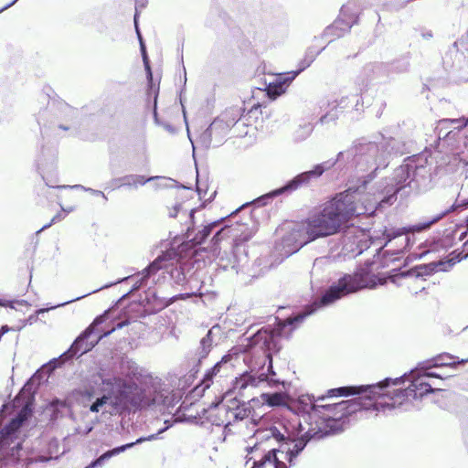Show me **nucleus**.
I'll list each match as a JSON object with an SVG mask.
<instances>
[{
  "mask_svg": "<svg viewBox=\"0 0 468 468\" xmlns=\"http://www.w3.org/2000/svg\"><path fill=\"white\" fill-rule=\"evenodd\" d=\"M92 383L101 396L90 406L91 412H99L106 404H110L120 411L145 409V400L142 397V386L138 384L129 383L103 370L93 376Z\"/></svg>",
  "mask_w": 468,
  "mask_h": 468,
  "instance_id": "7ed1b4c3",
  "label": "nucleus"
},
{
  "mask_svg": "<svg viewBox=\"0 0 468 468\" xmlns=\"http://www.w3.org/2000/svg\"><path fill=\"white\" fill-rule=\"evenodd\" d=\"M23 420L13 418L0 431V468H18L22 441L19 438Z\"/></svg>",
  "mask_w": 468,
  "mask_h": 468,
  "instance_id": "0eeeda50",
  "label": "nucleus"
},
{
  "mask_svg": "<svg viewBox=\"0 0 468 468\" xmlns=\"http://www.w3.org/2000/svg\"><path fill=\"white\" fill-rule=\"evenodd\" d=\"M13 330V328L9 327L7 324L2 325L0 327V332L4 335L8 333L9 331Z\"/></svg>",
  "mask_w": 468,
  "mask_h": 468,
  "instance_id": "8fccbe9b",
  "label": "nucleus"
},
{
  "mask_svg": "<svg viewBox=\"0 0 468 468\" xmlns=\"http://www.w3.org/2000/svg\"><path fill=\"white\" fill-rule=\"evenodd\" d=\"M289 79L290 77L280 76L276 82L270 83L266 88L268 97L273 100L284 93L286 87L292 80Z\"/></svg>",
  "mask_w": 468,
  "mask_h": 468,
  "instance_id": "4be33fe9",
  "label": "nucleus"
},
{
  "mask_svg": "<svg viewBox=\"0 0 468 468\" xmlns=\"http://www.w3.org/2000/svg\"><path fill=\"white\" fill-rule=\"evenodd\" d=\"M93 430V427L92 426H89L86 428L85 430V434H89L91 431Z\"/></svg>",
  "mask_w": 468,
  "mask_h": 468,
  "instance_id": "680f3d73",
  "label": "nucleus"
},
{
  "mask_svg": "<svg viewBox=\"0 0 468 468\" xmlns=\"http://www.w3.org/2000/svg\"><path fill=\"white\" fill-rule=\"evenodd\" d=\"M215 227V223H211V224H208L207 225V230H206V233H207V237L209 235L211 229Z\"/></svg>",
  "mask_w": 468,
  "mask_h": 468,
  "instance_id": "5fc2aeb1",
  "label": "nucleus"
},
{
  "mask_svg": "<svg viewBox=\"0 0 468 468\" xmlns=\"http://www.w3.org/2000/svg\"><path fill=\"white\" fill-rule=\"evenodd\" d=\"M143 61H144V69L146 71V78H147V82H148V95H151V93L152 92L154 93V91L157 90V89H154L153 72H152V69L150 67L149 59L145 58V59H143Z\"/></svg>",
  "mask_w": 468,
  "mask_h": 468,
  "instance_id": "72a5a7b5",
  "label": "nucleus"
},
{
  "mask_svg": "<svg viewBox=\"0 0 468 468\" xmlns=\"http://www.w3.org/2000/svg\"><path fill=\"white\" fill-rule=\"evenodd\" d=\"M323 173H324L323 166L316 165L314 170L298 175L289 184H287L284 187H282L280 190V193H283L288 190H295L303 184L307 183L311 176H320Z\"/></svg>",
  "mask_w": 468,
  "mask_h": 468,
  "instance_id": "aec40b11",
  "label": "nucleus"
},
{
  "mask_svg": "<svg viewBox=\"0 0 468 468\" xmlns=\"http://www.w3.org/2000/svg\"><path fill=\"white\" fill-rule=\"evenodd\" d=\"M249 385L254 386L255 378L248 373L242 374V375H240V377L236 378V379L234 380L233 390L240 393Z\"/></svg>",
  "mask_w": 468,
  "mask_h": 468,
  "instance_id": "c756f323",
  "label": "nucleus"
},
{
  "mask_svg": "<svg viewBox=\"0 0 468 468\" xmlns=\"http://www.w3.org/2000/svg\"><path fill=\"white\" fill-rule=\"evenodd\" d=\"M227 361H224L223 359L217 363L214 367L211 369L210 372L207 373V380L211 378L213 376H217V374L219 372L220 368L222 367L223 364H226Z\"/></svg>",
  "mask_w": 468,
  "mask_h": 468,
  "instance_id": "37998d69",
  "label": "nucleus"
},
{
  "mask_svg": "<svg viewBox=\"0 0 468 468\" xmlns=\"http://www.w3.org/2000/svg\"><path fill=\"white\" fill-rule=\"evenodd\" d=\"M112 185L115 186V187H118V186H120V184L122 183V181H114V179L112 181Z\"/></svg>",
  "mask_w": 468,
  "mask_h": 468,
  "instance_id": "e2e57ef3",
  "label": "nucleus"
},
{
  "mask_svg": "<svg viewBox=\"0 0 468 468\" xmlns=\"http://www.w3.org/2000/svg\"><path fill=\"white\" fill-rule=\"evenodd\" d=\"M108 313H109V311H105V313L103 314L97 316L93 320V322L89 325V326H93L94 335H96V331H97L96 327L102 324L105 322Z\"/></svg>",
  "mask_w": 468,
  "mask_h": 468,
  "instance_id": "79ce46f5",
  "label": "nucleus"
},
{
  "mask_svg": "<svg viewBox=\"0 0 468 468\" xmlns=\"http://www.w3.org/2000/svg\"><path fill=\"white\" fill-rule=\"evenodd\" d=\"M129 320L117 322L112 329L94 335L93 326H88L72 343L67 354L70 356H80L90 352L104 337L110 335L112 332L128 325Z\"/></svg>",
  "mask_w": 468,
  "mask_h": 468,
  "instance_id": "6e6552de",
  "label": "nucleus"
},
{
  "mask_svg": "<svg viewBox=\"0 0 468 468\" xmlns=\"http://www.w3.org/2000/svg\"><path fill=\"white\" fill-rule=\"evenodd\" d=\"M138 17H139V14H138V11L137 9L135 10V14L133 16V23H134V27H137V26H139V23H138Z\"/></svg>",
  "mask_w": 468,
  "mask_h": 468,
  "instance_id": "864d4df0",
  "label": "nucleus"
},
{
  "mask_svg": "<svg viewBox=\"0 0 468 468\" xmlns=\"http://www.w3.org/2000/svg\"><path fill=\"white\" fill-rule=\"evenodd\" d=\"M58 110V118L65 121L66 122H69L70 124L58 123L57 122H52L48 127L46 125L44 127H40V132L42 136L49 135V131H54L55 129L62 130V131H69L75 127L78 123V118L80 117V112L79 109L74 108L69 105L66 102H58L57 104Z\"/></svg>",
  "mask_w": 468,
  "mask_h": 468,
  "instance_id": "f8f14e48",
  "label": "nucleus"
},
{
  "mask_svg": "<svg viewBox=\"0 0 468 468\" xmlns=\"http://www.w3.org/2000/svg\"><path fill=\"white\" fill-rule=\"evenodd\" d=\"M168 427L169 426H165V428L160 429L154 434H151V435L146 436V437L142 436V437H139L134 441H132V442H129V443H126V444H122V445L114 447V448H112L111 450H108L105 452H103L100 457L96 458V460L102 466L103 463L106 461L110 460L112 457L116 456V455H118V454H120L122 452H124L126 450H129V449L133 448V446H135L137 444H141V443H143L144 441H150L157 439L158 435L163 433L164 431H165L168 429Z\"/></svg>",
  "mask_w": 468,
  "mask_h": 468,
  "instance_id": "dca6fc26",
  "label": "nucleus"
},
{
  "mask_svg": "<svg viewBox=\"0 0 468 468\" xmlns=\"http://www.w3.org/2000/svg\"><path fill=\"white\" fill-rule=\"evenodd\" d=\"M203 357V355L199 356L197 365L191 368L187 375L179 378L171 377L170 383L174 386L172 390L159 382H154L151 387L144 388L142 386V397L145 400V409L157 406H163L166 409L174 408L196 379Z\"/></svg>",
  "mask_w": 468,
  "mask_h": 468,
  "instance_id": "39448f33",
  "label": "nucleus"
},
{
  "mask_svg": "<svg viewBox=\"0 0 468 468\" xmlns=\"http://www.w3.org/2000/svg\"><path fill=\"white\" fill-rule=\"evenodd\" d=\"M118 374L115 377H120L129 383H136L142 381L148 377V373L143 367H139L135 361L129 356L123 355L119 358ZM113 376L112 374H110Z\"/></svg>",
  "mask_w": 468,
  "mask_h": 468,
  "instance_id": "ddd939ff",
  "label": "nucleus"
},
{
  "mask_svg": "<svg viewBox=\"0 0 468 468\" xmlns=\"http://www.w3.org/2000/svg\"><path fill=\"white\" fill-rule=\"evenodd\" d=\"M421 376H427V380L428 381H431V378H440V379H442V378L439 375V374H436L435 372H431V371H424L422 374H420Z\"/></svg>",
  "mask_w": 468,
  "mask_h": 468,
  "instance_id": "a18cd8bd",
  "label": "nucleus"
},
{
  "mask_svg": "<svg viewBox=\"0 0 468 468\" xmlns=\"http://www.w3.org/2000/svg\"><path fill=\"white\" fill-rule=\"evenodd\" d=\"M134 28H135V32H136V35H137L138 41L141 42V40H144V38H143V36L141 34L139 26H137V27H134Z\"/></svg>",
  "mask_w": 468,
  "mask_h": 468,
  "instance_id": "603ef678",
  "label": "nucleus"
},
{
  "mask_svg": "<svg viewBox=\"0 0 468 468\" xmlns=\"http://www.w3.org/2000/svg\"><path fill=\"white\" fill-rule=\"evenodd\" d=\"M272 435L278 441H283L285 439L284 436L277 429L272 431Z\"/></svg>",
  "mask_w": 468,
  "mask_h": 468,
  "instance_id": "09e8293b",
  "label": "nucleus"
},
{
  "mask_svg": "<svg viewBox=\"0 0 468 468\" xmlns=\"http://www.w3.org/2000/svg\"><path fill=\"white\" fill-rule=\"evenodd\" d=\"M389 379H386L377 385H368V396L357 398L353 404L359 406L361 410H374L378 411L385 408L393 409L397 404H401L407 397L414 399L422 398L424 395L441 390V388L433 387L434 383L427 380V376L417 375L412 378L409 387L406 388L388 389Z\"/></svg>",
  "mask_w": 468,
  "mask_h": 468,
  "instance_id": "20e7f679",
  "label": "nucleus"
},
{
  "mask_svg": "<svg viewBox=\"0 0 468 468\" xmlns=\"http://www.w3.org/2000/svg\"><path fill=\"white\" fill-rule=\"evenodd\" d=\"M446 122H451L452 124L455 125L456 129H463L465 128L468 125V119L466 118H459V119H448Z\"/></svg>",
  "mask_w": 468,
  "mask_h": 468,
  "instance_id": "a19ab883",
  "label": "nucleus"
},
{
  "mask_svg": "<svg viewBox=\"0 0 468 468\" xmlns=\"http://www.w3.org/2000/svg\"><path fill=\"white\" fill-rule=\"evenodd\" d=\"M168 427L169 426H165V428L160 429L154 434H151V435L146 436V437L142 436V437H139L134 441H132V442H129V443H126V444H122V445L114 447V448H112L111 450H108L105 452H103L100 457L96 458V460L102 466L103 463L106 461L110 460L112 457L116 456V455H118V454H120L122 452H124L126 450H129V449L133 448V446H135L137 444H141V443H143L144 441H150L157 439L158 435L163 433L164 431H165L168 429Z\"/></svg>",
  "mask_w": 468,
  "mask_h": 468,
  "instance_id": "2eb2a0df",
  "label": "nucleus"
},
{
  "mask_svg": "<svg viewBox=\"0 0 468 468\" xmlns=\"http://www.w3.org/2000/svg\"><path fill=\"white\" fill-rule=\"evenodd\" d=\"M143 61H144V69L146 71V78H147V82H148V95H151V93L152 92L154 93V91L157 90V89H154L153 72H152V69L150 67L149 59L145 58V59H143Z\"/></svg>",
  "mask_w": 468,
  "mask_h": 468,
  "instance_id": "f704fd0d",
  "label": "nucleus"
},
{
  "mask_svg": "<svg viewBox=\"0 0 468 468\" xmlns=\"http://www.w3.org/2000/svg\"><path fill=\"white\" fill-rule=\"evenodd\" d=\"M207 420L216 426H228L230 424L231 410L225 403L210 406L207 410Z\"/></svg>",
  "mask_w": 468,
  "mask_h": 468,
  "instance_id": "f3484780",
  "label": "nucleus"
},
{
  "mask_svg": "<svg viewBox=\"0 0 468 468\" xmlns=\"http://www.w3.org/2000/svg\"><path fill=\"white\" fill-rule=\"evenodd\" d=\"M130 278H132V276H127V277H124V278L118 279L115 282L106 283V284L101 286L98 289H95V290H93V291H91L90 292H87V293H85L83 295H80V296H78L76 298H73L71 300H68L66 302L58 303V304H56L54 306H50V307H48V308H40V309L37 310L34 314L29 315V317L27 319V324H32L33 323L37 322V315L40 314H44L45 312H48L49 310H53V309H56V308H58V307L65 306V305H67V304H69L70 303L79 301V300H80V299H82V298H84V297H86V296H88L90 294L95 293V292H100V291H101L103 289L110 288V287H112V286H113L115 284H118V283H121V282H122L124 281H127Z\"/></svg>",
  "mask_w": 468,
  "mask_h": 468,
  "instance_id": "a211bd4d",
  "label": "nucleus"
},
{
  "mask_svg": "<svg viewBox=\"0 0 468 468\" xmlns=\"http://www.w3.org/2000/svg\"><path fill=\"white\" fill-rule=\"evenodd\" d=\"M89 464L91 468H98L101 466L96 459L92 460Z\"/></svg>",
  "mask_w": 468,
  "mask_h": 468,
  "instance_id": "3c124183",
  "label": "nucleus"
},
{
  "mask_svg": "<svg viewBox=\"0 0 468 468\" xmlns=\"http://www.w3.org/2000/svg\"><path fill=\"white\" fill-rule=\"evenodd\" d=\"M444 215H445V213H442L441 215L432 218L431 221H429L427 223H424V224H421V225H416V226L413 227L412 229L413 230H417V231H420V230L429 229L432 224H434L437 221H439Z\"/></svg>",
  "mask_w": 468,
  "mask_h": 468,
  "instance_id": "4c0bfd02",
  "label": "nucleus"
},
{
  "mask_svg": "<svg viewBox=\"0 0 468 468\" xmlns=\"http://www.w3.org/2000/svg\"><path fill=\"white\" fill-rule=\"evenodd\" d=\"M405 232L403 230H399L393 237H396V236H400L402 234H404Z\"/></svg>",
  "mask_w": 468,
  "mask_h": 468,
  "instance_id": "0e129e2a",
  "label": "nucleus"
},
{
  "mask_svg": "<svg viewBox=\"0 0 468 468\" xmlns=\"http://www.w3.org/2000/svg\"><path fill=\"white\" fill-rule=\"evenodd\" d=\"M368 385L359 387H342L337 388H331L327 391L326 395L315 398L314 395H304L300 397L299 401L305 406V410L308 413L321 414L323 419L329 420L335 419V411L346 404L345 401L340 403H324L327 398L333 397H347L355 394L366 395L362 398L368 396Z\"/></svg>",
  "mask_w": 468,
  "mask_h": 468,
  "instance_id": "423d86ee",
  "label": "nucleus"
},
{
  "mask_svg": "<svg viewBox=\"0 0 468 468\" xmlns=\"http://www.w3.org/2000/svg\"><path fill=\"white\" fill-rule=\"evenodd\" d=\"M187 133H188L189 140H190V141H191V143H192V146H193V157L195 158L196 145H195V144H194V143H193V141H192V138H191V136H190V133H189V131H188Z\"/></svg>",
  "mask_w": 468,
  "mask_h": 468,
  "instance_id": "13d9d810",
  "label": "nucleus"
},
{
  "mask_svg": "<svg viewBox=\"0 0 468 468\" xmlns=\"http://www.w3.org/2000/svg\"><path fill=\"white\" fill-rule=\"evenodd\" d=\"M154 180H162L164 184H160V186L163 187H176L177 186V182L171 178L162 177V176H149L145 177L142 175H128L122 177L114 178V181H122L118 187L128 186L137 188L139 186H144L146 183L154 181Z\"/></svg>",
  "mask_w": 468,
  "mask_h": 468,
  "instance_id": "4468645a",
  "label": "nucleus"
},
{
  "mask_svg": "<svg viewBox=\"0 0 468 468\" xmlns=\"http://www.w3.org/2000/svg\"><path fill=\"white\" fill-rule=\"evenodd\" d=\"M463 247L466 250L465 255L463 256L462 253H458L446 261H440L438 263V265L441 267L440 270L447 271L449 268L452 267L454 264L466 258L468 256V240L463 244Z\"/></svg>",
  "mask_w": 468,
  "mask_h": 468,
  "instance_id": "2f4dec72",
  "label": "nucleus"
},
{
  "mask_svg": "<svg viewBox=\"0 0 468 468\" xmlns=\"http://www.w3.org/2000/svg\"><path fill=\"white\" fill-rule=\"evenodd\" d=\"M17 303H19V304H26V303H27V302H26V301H24V300H21V301H18V302H17Z\"/></svg>",
  "mask_w": 468,
  "mask_h": 468,
  "instance_id": "774afa93",
  "label": "nucleus"
},
{
  "mask_svg": "<svg viewBox=\"0 0 468 468\" xmlns=\"http://www.w3.org/2000/svg\"><path fill=\"white\" fill-rule=\"evenodd\" d=\"M200 347L202 348V350H205V337H202L200 339Z\"/></svg>",
  "mask_w": 468,
  "mask_h": 468,
  "instance_id": "bf43d9fd",
  "label": "nucleus"
},
{
  "mask_svg": "<svg viewBox=\"0 0 468 468\" xmlns=\"http://www.w3.org/2000/svg\"><path fill=\"white\" fill-rule=\"evenodd\" d=\"M313 62L312 57H305L300 63L299 69L296 71L291 72V76L289 80H294L295 77L302 72L303 69L308 68Z\"/></svg>",
  "mask_w": 468,
  "mask_h": 468,
  "instance_id": "e433bc0d",
  "label": "nucleus"
},
{
  "mask_svg": "<svg viewBox=\"0 0 468 468\" xmlns=\"http://www.w3.org/2000/svg\"><path fill=\"white\" fill-rule=\"evenodd\" d=\"M307 315V313H303L294 317H288L285 320H278L273 329L270 331L264 330L263 332L260 331L256 335V338L263 340L266 347L271 350V343H272L274 339L291 337L293 331L303 323Z\"/></svg>",
  "mask_w": 468,
  "mask_h": 468,
  "instance_id": "9b49d317",
  "label": "nucleus"
},
{
  "mask_svg": "<svg viewBox=\"0 0 468 468\" xmlns=\"http://www.w3.org/2000/svg\"><path fill=\"white\" fill-rule=\"evenodd\" d=\"M238 231L239 229L235 227H225L218 230L213 239H219L224 236H232L235 238L236 245H239V243L248 241L251 238L250 233L244 235L242 238H238Z\"/></svg>",
  "mask_w": 468,
  "mask_h": 468,
  "instance_id": "393cba45",
  "label": "nucleus"
},
{
  "mask_svg": "<svg viewBox=\"0 0 468 468\" xmlns=\"http://www.w3.org/2000/svg\"><path fill=\"white\" fill-rule=\"evenodd\" d=\"M187 240L178 243L176 237L171 242V248L159 255L153 262H151L143 271L139 273L140 279L135 282L132 289L124 293L117 302L120 303L129 295L138 291L147 284L148 279L161 269H165V272L176 284H182L186 280V274L195 268H200V262H205V227L191 237V227L186 229Z\"/></svg>",
  "mask_w": 468,
  "mask_h": 468,
  "instance_id": "f257e3e1",
  "label": "nucleus"
},
{
  "mask_svg": "<svg viewBox=\"0 0 468 468\" xmlns=\"http://www.w3.org/2000/svg\"><path fill=\"white\" fill-rule=\"evenodd\" d=\"M255 404L258 405L257 399H252L250 401H248L247 403H243V404L238 406L235 409V411L231 410V416L234 417L236 420H249V417L251 412V410H250L251 405L253 406Z\"/></svg>",
  "mask_w": 468,
  "mask_h": 468,
  "instance_id": "cd10ccee",
  "label": "nucleus"
},
{
  "mask_svg": "<svg viewBox=\"0 0 468 468\" xmlns=\"http://www.w3.org/2000/svg\"><path fill=\"white\" fill-rule=\"evenodd\" d=\"M216 194H217V191H216V190H214V191H213V194L210 196V197L208 198V200L210 201V200L212 199V197H214L216 196Z\"/></svg>",
  "mask_w": 468,
  "mask_h": 468,
  "instance_id": "338daca9",
  "label": "nucleus"
},
{
  "mask_svg": "<svg viewBox=\"0 0 468 468\" xmlns=\"http://www.w3.org/2000/svg\"><path fill=\"white\" fill-rule=\"evenodd\" d=\"M139 45H140V51H141L143 59L148 58L146 46H145L144 41L141 40V42H139Z\"/></svg>",
  "mask_w": 468,
  "mask_h": 468,
  "instance_id": "49530a36",
  "label": "nucleus"
},
{
  "mask_svg": "<svg viewBox=\"0 0 468 468\" xmlns=\"http://www.w3.org/2000/svg\"><path fill=\"white\" fill-rule=\"evenodd\" d=\"M262 115L261 106V104L253 105L245 114L242 115V118L246 122V125H257L258 119Z\"/></svg>",
  "mask_w": 468,
  "mask_h": 468,
  "instance_id": "7c9ffc66",
  "label": "nucleus"
},
{
  "mask_svg": "<svg viewBox=\"0 0 468 468\" xmlns=\"http://www.w3.org/2000/svg\"><path fill=\"white\" fill-rule=\"evenodd\" d=\"M257 404L258 405H251V412L249 417V422L253 426H258L265 415L264 406L259 399H257Z\"/></svg>",
  "mask_w": 468,
  "mask_h": 468,
  "instance_id": "c85d7f7f",
  "label": "nucleus"
},
{
  "mask_svg": "<svg viewBox=\"0 0 468 468\" xmlns=\"http://www.w3.org/2000/svg\"><path fill=\"white\" fill-rule=\"evenodd\" d=\"M17 0H13L12 2H10L9 4H7L6 5H5L3 8L0 9V12L9 8L10 6H12Z\"/></svg>",
  "mask_w": 468,
  "mask_h": 468,
  "instance_id": "6e6d98bb",
  "label": "nucleus"
},
{
  "mask_svg": "<svg viewBox=\"0 0 468 468\" xmlns=\"http://www.w3.org/2000/svg\"><path fill=\"white\" fill-rule=\"evenodd\" d=\"M157 298L155 292L149 290L145 292V297L140 299V304L146 305L155 301Z\"/></svg>",
  "mask_w": 468,
  "mask_h": 468,
  "instance_id": "58836bf2",
  "label": "nucleus"
},
{
  "mask_svg": "<svg viewBox=\"0 0 468 468\" xmlns=\"http://www.w3.org/2000/svg\"><path fill=\"white\" fill-rule=\"evenodd\" d=\"M306 441L303 439L294 441L292 448H287L286 453L289 455V462L291 463L292 458L296 457L305 447Z\"/></svg>",
  "mask_w": 468,
  "mask_h": 468,
  "instance_id": "473e14b6",
  "label": "nucleus"
},
{
  "mask_svg": "<svg viewBox=\"0 0 468 468\" xmlns=\"http://www.w3.org/2000/svg\"><path fill=\"white\" fill-rule=\"evenodd\" d=\"M161 126H163L170 133H176V129L174 128V126L167 122H162Z\"/></svg>",
  "mask_w": 468,
  "mask_h": 468,
  "instance_id": "de8ad7c7",
  "label": "nucleus"
},
{
  "mask_svg": "<svg viewBox=\"0 0 468 468\" xmlns=\"http://www.w3.org/2000/svg\"><path fill=\"white\" fill-rule=\"evenodd\" d=\"M60 218H61V215H60L59 213H58L57 215H55V216L52 218V219H51V221H50L49 223H48V224L44 225L40 229H38V230L37 231V233H40L42 230H44V229H46L49 228L52 224H54L55 222H57V221H58V220H60Z\"/></svg>",
  "mask_w": 468,
  "mask_h": 468,
  "instance_id": "c03bdc74",
  "label": "nucleus"
},
{
  "mask_svg": "<svg viewBox=\"0 0 468 468\" xmlns=\"http://www.w3.org/2000/svg\"><path fill=\"white\" fill-rule=\"evenodd\" d=\"M340 12L349 23H357L362 12V5L359 0H349L341 7Z\"/></svg>",
  "mask_w": 468,
  "mask_h": 468,
  "instance_id": "412c9836",
  "label": "nucleus"
},
{
  "mask_svg": "<svg viewBox=\"0 0 468 468\" xmlns=\"http://www.w3.org/2000/svg\"><path fill=\"white\" fill-rule=\"evenodd\" d=\"M94 393H95V391H93V390H86V394H87L89 399H91L93 398Z\"/></svg>",
  "mask_w": 468,
  "mask_h": 468,
  "instance_id": "4d7b16f0",
  "label": "nucleus"
},
{
  "mask_svg": "<svg viewBox=\"0 0 468 468\" xmlns=\"http://www.w3.org/2000/svg\"><path fill=\"white\" fill-rule=\"evenodd\" d=\"M259 399L263 406L266 404L270 407H280L287 404V396L282 392L262 393Z\"/></svg>",
  "mask_w": 468,
  "mask_h": 468,
  "instance_id": "5701e85b",
  "label": "nucleus"
},
{
  "mask_svg": "<svg viewBox=\"0 0 468 468\" xmlns=\"http://www.w3.org/2000/svg\"><path fill=\"white\" fill-rule=\"evenodd\" d=\"M167 215L169 218L178 217L180 220H184L185 223H190L194 226V215L197 211V208L186 209L182 203L176 202L174 205L166 206Z\"/></svg>",
  "mask_w": 468,
  "mask_h": 468,
  "instance_id": "6ab92c4d",
  "label": "nucleus"
},
{
  "mask_svg": "<svg viewBox=\"0 0 468 468\" xmlns=\"http://www.w3.org/2000/svg\"><path fill=\"white\" fill-rule=\"evenodd\" d=\"M229 125L220 118L215 119L209 126L207 128V133L210 139L213 135H223L225 136L229 131Z\"/></svg>",
  "mask_w": 468,
  "mask_h": 468,
  "instance_id": "a878e982",
  "label": "nucleus"
},
{
  "mask_svg": "<svg viewBox=\"0 0 468 468\" xmlns=\"http://www.w3.org/2000/svg\"><path fill=\"white\" fill-rule=\"evenodd\" d=\"M361 213L357 210L354 196L341 192L297 223L292 229V236L296 242L307 244L340 232Z\"/></svg>",
  "mask_w": 468,
  "mask_h": 468,
  "instance_id": "f03ea898",
  "label": "nucleus"
},
{
  "mask_svg": "<svg viewBox=\"0 0 468 468\" xmlns=\"http://www.w3.org/2000/svg\"><path fill=\"white\" fill-rule=\"evenodd\" d=\"M205 375L197 385L185 398L180 405L183 410V419L185 421L191 422L202 426L204 424L203 415L205 414V407L199 403V399L205 395Z\"/></svg>",
  "mask_w": 468,
  "mask_h": 468,
  "instance_id": "9d476101",
  "label": "nucleus"
},
{
  "mask_svg": "<svg viewBox=\"0 0 468 468\" xmlns=\"http://www.w3.org/2000/svg\"><path fill=\"white\" fill-rule=\"evenodd\" d=\"M58 187H70V188H75V189H82L86 192H89L90 193L92 196H95V197H101L104 200V202H106L108 200L107 197L105 196V194L101 191V190H96V189H93V188H90V187H86L82 185H74V186H58Z\"/></svg>",
  "mask_w": 468,
  "mask_h": 468,
  "instance_id": "c9c22d12",
  "label": "nucleus"
},
{
  "mask_svg": "<svg viewBox=\"0 0 468 468\" xmlns=\"http://www.w3.org/2000/svg\"><path fill=\"white\" fill-rule=\"evenodd\" d=\"M367 274L364 272L345 275L338 280L336 285L331 286L323 295L322 303H330L348 293L366 288L367 285Z\"/></svg>",
  "mask_w": 468,
  "mask_h": 468,
  "instance_id": "1a4fd4ad",
  "label": "nucleus"
},
{
  "mask_svg": "<svg viewBox=\"0 0 468 468\" xmlns=\"http://www.w3.org/2000/svg\"><path fill=\"white\" fill-rule=\"evenodd\" d=\"M266 463H273L274 468H287L283 462L278 460L276 450L269 451L260 461L254 463L253 468H262Z\"/></svg>",
  "mask_w": 468,
  "mask_h": 468,
  "instance_id": "bb28decb",
  "label": "nucleus"
},
{
  "mask_svg": "<svg viewBox=\"0 0 468 468\" xmlns=\"http://www.w3.org/2000/svg\"><path fill=\"white\" fill-rule=\"evenodd\" d=\"M30 382H31V379H30V380H28V381L25 384V386H24V388H24V389H29V388H30V387H31V383H30Z\"/></svg>",
  "mask_w": 468,
  "mask_h": 468,
  "instance_id": "052dcab7",
  "label": "nucleus"
},
{
  "mask_svg": "<svg viewBox=\"0 0 468 468\" xmlns=\"http://www.w3.org/2000/svg\"><path fill=\"white\" fill-rule=\"evenodd\" d=\"M158 90L159 88H157V90L154 91V107H153V116L154 122L158 125L162 124V122L158 118V112H157V98H158Z\"/></svg>",
  "mask_w": 468,
  "mask_h": 468,
  "instance_id": "ea45409f",
  "label": "nucleus"
},
{
  "mask_svg": "<svg viewBox=\"0 0 468 468\" xmlns=\"http://www.w3.org/2000/svg\"><path fill=\"white\" fill-rule=\"evenodd\" d=\"M468 363V358L460 359L458 356L444 353L435 358L434 366L455 367L457 365Z\"/></svg>",
  "mask_w": 468,
  "mask_h": 468,
  "instance_id": "b1692460",
  "label": "nucleus"
},
{
  "mask_svg": "<svg viewBox=\"0 0 468 468\" xmlns=\"http://www.w3.org/2000/svg\"><path fill=\"white\" fill-rule=\"evenodd\" d=\"M399 383H400V379H399V378H397V379H395V380H393V381H392V384H393V385H397V384H399Z\"/></svg>",
  "mask_w": 468,
  "mask_h": 468,
  "instance_id": "69168bd1",
  "label": "nucleus"
}]
</instances>
